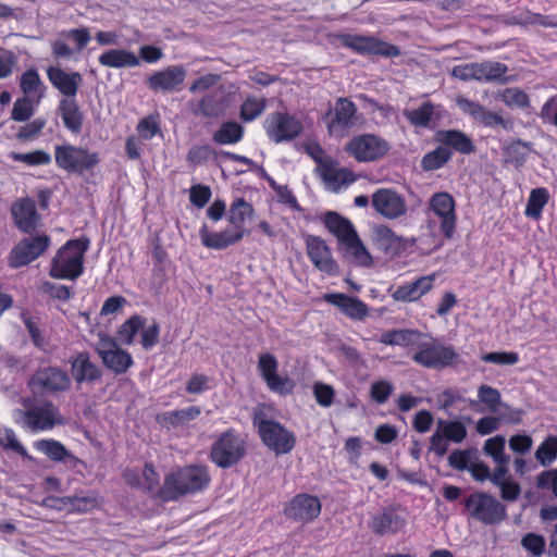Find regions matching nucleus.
Listing matches in <instances>:
<instances>
[{"label":"nucleus","mask_w":557,"mask_h":557,"mask_svg":"<svg viewBox=\"0 0 557 557\" xmlns=\"http://www.w3.org/2000/svg\"><path fill=\"white\" fill-rule=\"evenodd\" d=\"M451 157L447 147L440 146L433 151L426 153L421 162L424 170L432 171L442 168Z\"/></svg>","instance_id":"3c124183"},{"label":"nucleus","mask_w":557,"mask_h":557,"mask_svg":"<svg viewBox=\"0 0 557 557\" xmlns=\"http://www.w3.org/2000/svg\"><path fill=\"white\" fill-rule=\"evenodd\" d=\"M496 97L511 110H525L530 107L528 94L518 87L498 90Z\"/></svg>","instance_id":"58836bf2"},{"label":"nucleus","mask_w":557,"mask_h":557,"mask_svg":"<svg viewBox=\"0 0 557 557\" xmlns=\"http://www.w3.org/2000/svg\"><path fill=\"white\" fill-rule=\"evenodd\" d=\"M323 223L341 244L357 233L352 223L337 212H326L323 216Z\"/></svg>","instance_id":"72a5a7b5"},{"label":"nucleus","mask_w":557,"mask_h":557,"mask_svg":"<svg viewBox=\"0 0 557 557\" xmlns=\"http://www.w3.org/2000/svg\"><path fill=\"white\" fill-rule=\"evenodd\" d=\"M549 199L548 190L544 187L535 188L531 191L527 208L525 215L531 219H540L543 208L546 206Z\"/></svg>","instance_id":"c03bdc74"},{"label":"nucleus","mask_w":557,"mask_h":557,"mask_svg":"<svg viewBox=\"0 0 557 557\" xmlns=\"http://www.w3.org/2000/svg\"><path fill=\"white\" fill-rule=\"evenodd\" d=\"M342 245L344 246L345 256L349 258L351 262L360 267L372 265L373 259L357 233Z\"/></svg>","instance_id":"4c0bfd02"},{"label":"nucleus","mask_w":557,"mask_h":557,"mask_svg":"<svg viewBox=\"0 0 557 557\" xmlns=\"http://www.w3.org/2000/svg\"><path fill=\"white\" fill-rule=\"evenodd\" d=\"M541 117L544 122L557 126V95L544 103L541 110Z\"/></svg>","instance_id":"774afa93"},{"label":"nucleus","mask_w":557,"mask_h":557,"mask_svg":"<svg viewBox=\"0 0 557 557\" xmlns=\"http://www.w3.org/2000/svg\"><path fill=\"white\" fill-rule=\"evenodd\" d=\"M391 149L389 143L375 134L364 133L350 138L344 150L356 161L369 163L384 158Z\"/></svg>","instance_id":"39448f33"},{"label":"nucleus","mask_w":557,"mask_h":557,"mask_svg":"<svg viewBox=\"0 0 557 557\" xmlns=\"http://www.w3.org/2000/svg\"><path fill=\"white\" fill-rule=\"evenodd\" d=\"M386 346H429L426 336L413 330L387 331L380 337Z\"/></svg>","instance_id":"473e14b6"},{"label":"nucleus","mask_w":557,"mask_h":557,"mask_svg":"<svg viewBox=\"0 0 557 557\" xmlns=\"http://www.w3.org/2000/svg\"><path fill=\"white\" fill-rule=\"evenodd\" d=\"M267 100L263 97L249 96L245 99L240 108V117L250 122L257 119L265 110Z\"/></svg>","instance_id":"49530a36"},{"label":"nucleus","mask_w":557,"mask_h":557,"mask_svg":"<svg viewBox=\"0 0 557 557\" xmlns=\"http://www.w3.org/2000/svg\"><path fill=\"white\" fill-rule=\"evenodd\" d=\"M435 140L460 153H470L474 149L471 139L460 131H438Z\"/></svg>","instance_id":"f704fd0d"},{"label":"nucleus","mask_w":557,"mask_h":557,"mask_svg":"<svg viewBox=\"0 0 557 557\" xmlns=\"http://www.w3.org/2000/svg\"><path fill=\"white\" fill-rule=\"evenodd\" d=\"M323 299L352 320H362L368 315L367 305L358 298L341 293H332L325 294Z\"/></svg>","instance_id":"5701e85b"},{"label":"nucleus","mask_w":557,"mask_h":557,"mask_svg":"<svg viewBox=\"0 0 557 557\" xmlns=\"http://www.w3.org/2000/svg\"><path fill=\"white\" fill-rule=\"evenodd\" d=\"M12 214L16 226L23 232H32L39 222L36 205L32 199H21L12 207Z\"/></svg>","instance_id":"cd10ccee"},{"label":"nucleus","mask_w":557,"mask_h":557,"mask_svg":"<svg viewBox=\"0 0 557 557\" xmlns=\"http://www.w3.org/2000/svg\"><path fill=\"white\" fill-rule=\"evenodd\" d=\"M521 544L528 552H530L534 556L542 555L545 548L544 537L534 533H529L525 536H523Z\"/></svg>","instance_id":"680f3d73"},{"label":"nucleus","mask_w":557,"mask_h":557,"mask_svg":"<svg viewBox=\"0 0 557 557\" xmlns=\"http://www.w3.org/2000/svg\"><path fill=\"white\" fill-rule=\"evenodd\" d=\"M432 213L438 219L441 230L450 238L456 227V213L454 198L445 191L434 194L430 199Z\"/></svg>","instance_id":"f3484780"},{"label":"nucleus","mask_w":557,"mask_h":557,"mask_svg":"<svg viewBox=\"0 0 557 557\" xmlns=\"http://www.w3.org/2000/svg\"><path fill=\"white\" fill-rule=\"evenodd\" d=\"M404 114L412 125L426 127L431 121L442 117L443 110L438 106L425 102L417 109L406 110Z\"/></svg>","instance_id":"e433bc0d"},{"label":"nucleus","mask_w":557,"mask_h":557,"mask_svg":"<svg viewBox=\"0 0 557 557\" xmlns=\"http://www.w3.org/2000/svg\"><path fill=\"white\" fill-rule=\"evenodd\" d=\"M103 363L116 373L126 371L133 363L126 350H100Z\"/></svg>","instance_id":"79ce46f5"},{"label":"nucleus","mask_w":557,"mask_h":557,"mask_svg":"<svg viewBox=\"0 0 557 557\" xmlns=\"http://www.w3.org/2000/svg\"><path fill=\"white\" fill-rule=\"evenodd\" d=\"M210 483L208 470L201 466H188L169 474L162 487L163 497L176 499L205 490Z\"/></svg>","instance_id":"f257e3e1"},{"label":"nucleus","mask_w":557,"mask_h":557,"mask_svg":"<svg viewBox=\"0 0 557 557\" xmlns=\"http://www.w3.org/2000/svg\"><path fill=\"white\" fill-rule=\"evenodd\" d=\"M506 441L504 436L496 435L485 441L483 450L495 463V479L509 473V456L505 453Z\"/></svg>","instance_id":"bb28decb"},{"label":"nucleus","mask_w":557,"mask_h":557,"mask_svg":"<svg viewBox=\"0 0 557 557\" xmlns=\"http://www.w3.org/2000/svg\"><path fill=\"white\" fill-rule=\"evenodd\" d=\"M253 213L251 205L246 202L244 199H236L230 209V223L233 227H242L247 218H250Z\"/></svg>","instance_id":"09e8293b"},{"label":"nucleus","mask_w":557,"mask_h":557,"mask_svg":"<svg viewBox=\"0 0 557 557\" xmlns=\"http://www.w3.org/2000/svg\"><path fill=\"white\" fill-rule=\"evenodd\" d=\"M244 236V228L232 225L223 231L212 232L207 224L199 230L201 244L209 248L221 250L239 242Z\"/></svg>","instance_id":"aec40b11"},{"label":"nucleus","mask_w":557,"mask_h":557,"mask_svg":"<svg viewBox=\"0 0 557 557\" xmlns=\"http://www.w3.org/2000/svg\"><path fill=\"white\" fill-rule=\"evenodd\" d=\"M200 416V408L191 406L170 413L172 424H185L197 419Z\"/></svg>","instance_id":"052dcab7"},{"label":"nucleus","mask_w":557,"mask_h":557,"mask_svg":"<svg viewBox=\"0 0 557 557\" xmlns=\"http://www.w3.org/2000/svg\"><path fill=\"white\" fill-rule=\"evenodd\" d=\"M507 72V66L500 62H476L478 81L492 82L500 79Z\"/></svg>","instance_id":"a18cd8bd"},{"label":"nucleus","mask_w":557,"mask_h":557,"mask_svg":"<svg viewBox=\"0 0 557 557\" xmlns=\"http://www.w3.org/2000/svg\"><path fill=\"white\" fill-rule=\"evenodd\" d=\"M467 436V429L460 421L440 419L436 429L430 438V451L442 457L448 450V442L461 443Z\"/></svg>","instance_id":"9d476101"},{"label":"nucleus","mask_w":557,"mask_h":557,"mask_svg":"<svg viewBox=\"0 0 557 557\" xmlns=\"http://www.w3.org/2000/svg\"><path fill=\"white\" fill-rule=\"evenodd\" d=\"M102 66L111 69L136 67L140 59L133 51L123 48H112L102 52L98 58Z\"/></svg>","instance_id":"7c9ffc66"},{"label":"nucleus","mask_w":557,"mask_h":557,"mask_svg":"<svg viewBox=\"0 0 557 557\" xmlns=\"http://www.w3.org/2000/svg\"><path fill=\"white\" fill-rule=\"evenodd\" d=\"M405 525V520L394 511H385L373 518L372 529L376 533L397 532Z\"/></svg>","instance_id":"a19ab883"},{"label":"nucleus","mask_w":557,"mask_h":557,"mask_svg":"<svg viewBox=\"0 0 557 557\" xmlns=\"http://www.w3.org/2000/svg\"><path fill=\"white\" fill-rule=\"evenodd\" d=\"M479 400L484 404L490 411L499 416L500 418H506L503 412L504 410H509L512 414L508 418L513 422L520 421V412L510 408L508 405L503 404L500 400V394L496 388H493L488 385L480 386L478 391Z\"/></svg>","instance_id":"c756f323"},{"label":"nucleus","mask_w":557,"mask_h":557,"mask_svg":"<svg viewBox=\"0 0 557 557\" xmlns=\"http://www.w3.org/2000/svg\"><path fill=\"white\" fill-rule=\"evenodd\" d=\"M451 75L460 81H478L476 62L456 65L451 69Z\"/></svg>","instance_id":"0e129e2a"},{"label":"nucleus","mask_w":557,"mask_h":557,"mask_svg":"<svg viewBox=\"0 0 557 557\" xmlns=\"http://www.w3.org/2000/svg\"><path fill=\"white\" fill-rule=\"evenodd\" d=\"M62 120L65 126L77 132L82 126L83 116L77 103L72 99L62 100L60 103Z\"/></svg>","instance_id":"37998d69"},{"label":"nucleus","mask_w":557,"mask_h":557,"mask_svg":"<svg viewBox=\"0 0 557 557\" xmlns=\"http://www.w3.org/2000/svg\"><path fill=\"white\" fill-rule=\"evenodd\" d=\"M435 278V274H430L399 285L395 290H393L392 298L400 302L417 301L432 290Z\"/></svg>","instance_id":"412c9836"},{"label":"nucleus","mask_w":557,"mask_h":557,"mask_svg":"<svg viewBox=\"0 0 557 557\" xmlns=\"http://www.w3.org/2000/svg\"><path fill=\"white\" fill-rule=\"evenodd\" d=\"M55 162L66 171L82 172L97 164L98 157L81 148L62 146L55 149Z\"/></svg>","instance_id":"4468645a"},{"label":"nucleus","mask_w":557,"mask_h":557,"mask_svg":"<svg viewBox=\"0 0 557 557\" xmlns=\"http://www.w3.org/2000/svg\"><path fill=\"white\" fill-rule=\"evenodd\" d=\"M491 482L498 486L502 492V498L505 500H515L520 494V486L508 478V474H503L500 478L495 479V473L492 474Z\"/></svg>","instance_id":"864d4df0"},{"label":"nucleus","mask_w":557,"mask_h":557,"mask_svg":"<svg viewBox=\"0 0 557 557\" xmlns=\"http://www.w3.org/2000/svg\"><path fill=\"white\" fill-rule=\"evenodd\" d=\"M243 137V128L236 122L224 123L214 134V140L222 145H231L239 141Z\"/></svg>","instance_id":"de8ad7c7"},{"label":"nucleus","mask_w":557,"mask_h":557,"mask_svg":"<svg viewBox=\"0 0 557 557\" xmlns=\"http://www.w3.org/2000/svg\"><path fill=\"white\" fill-rule=\"evenodd\" d=\"M263 127L268 137L274 143L292 140L302 131L301 122L297 117L283 112L269 114L263 122Z\"/></svg>","instance_id":"1a4fd4ad"},{"label":"nucleus","mask_w":557,"mask_h":557,"mask_svg":"<svg viewBox=\"0 0 557 557\" xmlns=\"http://www.w3.org/2000/svg\"><path fill=\"white\" fill-rule=\"evenodd\" d=\"M393 389L392 383L381 380L372 383L370 395L375 403L384 404L393 393Z\"/></svg>","instance_id":"bf43d9fd"},{"label":"nucleus","mask_w":557,"mask_h":557,"mask_svg":"<svg viewBox=\"0 0 557 557\" xmlns=\"http://www.w3.org/2000/svg\"><path fill=\"white\" fill-rule=\"evenodd\" d=\"M244 456V442L232 432H226L215 442L211 457L219 467L226 468Z\"/></svg>","instance_id":"ddd939ff"},{"label":"nucleus","mask_w":557,"mask_h":557,"mask_svg":"<svg viewBox=\"0 0 557 557\" xmlns=\"http://www.w3.org/2000/svg\"><path fill=\"white\" fill-rule=\"evenodd\" d=\"M339 41L343 46L359 53L380 54L385 57H393L399 53L396 46L384 42L372 36L346 34L339 37Z\"/></svg>","instance_id":"2eb2a0df"},{"label":"nucleus","mask_w":557,"mask_h":557,"mask_svg":"<svg viewBox=\"0 0 557 557\" xmlns=\"http://www.w3.org/2000/svg\"><path fill=\"white\" fill-rule=\"evenodd\" d=\"M535 458L542 466L550 465L557 458V438L548 437L535 451Z\"/></svg>","instance_id":"5fc2aeb1"},{"label":"nucleus","mask_w":557,"mask_h":557,"mask_svg":"<svg viewBox=\"0 0 557 557\" xmlns=\"http://www.w3.org/2000/svg\"><path fill=\"white\" fill-rule=\"evenodd\" d=\"M466 507L472 518L486 524L500 522L506 517L505 506L485 493L470 495Z\"/></svg>","instance_id":"6e6552de"},{"label":"nucleus","mask_w":557,"mask_h":557,"mask_svg":"<svg viewBox=\"0 0 557 557\" xmlns=\"http://www.w3.org/2000/svg\"><path fill=\"white\" fill-rule=\"evenodd\" d=\"M20 87L24 97L34 99L36 103H39L46 89L44 82L35 69H29L21 75Z\"/></svg>","instance_id":"c9c22d12"},{"label":"nucleus","mask_w":557,"mask_h":557,"mask_svg":"<svg viewBox=\"0 0 557 557\" xmlns=\"http://www.w3.org/2000/svg\"><path fill=\"white\" fill-rule=\"evenodd\" d=\"M72 374L76 382L94 381L100 376L98 368L85 354H81L73 360Z\"/></svg>","instance_id":"ea45409f"},{"label":"nucleus","mask_w":557,"mask_h":557,"mask_svg":"<svg viewBox=\"0 0 557 557\" xmlns=\"http://www.w3.org/2000/svg\"><path fill=\"white\" fill-rule=\"evenodd\" d=\"M34 445L37 450L55 461H61L67 456L65 447L54 440H41Z\"/></svg>","instance_id":"603ef678"},{"label":"nucleus","mask_w":557,"mask_h":557,"mask_svg":"<svg viewBox=\"0 0 557 557\" xmlns=\"http://www.w3.org/2000/svg\"><path fill=\"white\" fill-rule=\"evenodd\" d=\"M324 122L329 134L337 138L346 136L349 129L361 125L356 106L347 98L337 99L335 107L325 114Z\"/></svg>","instance_id":"0eeeda50"},{"label":"nucleus","mask_w":557,"mask_h":557,"mask_svg":"<svg viewBox=\"0 0 557 557\" xmlns=\"http://www.w3.org/2000/svg\"><path fill=\"white\" fill-rule=\"evenodd\" d=\"M211 197V189L205 185H195L190 188V202L197 208H202Z\"/></svg>","instance_id":"e2e57ef3"},{"label":"nucleus","mask_w":557,"mask_h":557,"mask_svg":"<svg viewBox=\"0 0 557 557\" xmlns=\"http://www.w3.org/2000/svg\"><path fill=\"white\" fill-rule=\"evenodd\" d=\"M186 72L182 66L173 65L152 74L149 79L150 88L169 91L183 84Z\"/></svg>","instance_id":"a878e982"},{"label":"nucleus","mask_w":557,"mask_h":557,"mask_svg":"<svg viewBox=\"0 0 557 557\" xmlns=\"http://www.w3.org/2000/svg\"><path fill=\"white\" fill-rule=\"evenodd\" d=\"M253 423L263 444L277 455L288 454L296 444L295 434L281 423L267 419L259 409L255 413Z\"/></svg>","instance_id":"20e7f679"},{"label":"nucleus","mask_w":557,"mask_h":557,"mask_svg":"<svg viewBox=\"0 0 557 557\" xmlns=\"http://www.w3.org/2000/svg\"><path fill=\"white\" fill-rule=\"evenodd\" d=\"M372 240L380 250L391 257L412 251L417 242L414 237H403L397 235L386 225H377L373 228Z\"/></svg>","instance_id":"9b49d317"},{"label":"nucleus","mask_w":557,"mask_h":557,"mask_svg":"<svg viewBox=\"0 0 557 557\" xmlns=\"http://www.w3.org/2000/svg\"><path fill=\"white\" fill-rule=\"evenodd\" d=\"M220 81L218 74H206L195 79L189 87L190 92H201L215 86Z\"/></svg>","instance_id":"338daca9"},{"label":"nucleus","mask_w":557,"mask_h":557,"mask_svg":"<svg viewBox=\"0 0 557 557\" xmlns=\"http://www.w3.org/2000/svg\"><path fill=\"white\" fill-rule=\"evenodd\" d=\"M34 103H36L35 100L27 97L16 100L12 110V119L17 122L28 120L33 114Z\"/></svg>","instance_id":"4d7b16f0"},{"label":"nucleus","mask_w":557,"mask_h":557,"mask_svg":"<svg viewBox=\"0 0 557 557\" xmlns=\"http://www.w3.org/2000/svg\"><path fill=\"white\" fill-rule=\"evenodd\" d=\"M70 511L72 512H88L95 508H98L102 504V500L96 493H89L82 496H70Z\"/></svg>","instance_id":"8fccbe9b"},{"label":"nucleus","mask_w":557,"mask_h":557,"mask_svg":"<svg viewBox=\"0 0 557 557\" xmlns=\"http://www.w3.org/2000/svg\"><path fill=\"white\" fill-rule=\"evenodd\" d=\"M371 205L376 213L388 220L401 218L407 212L405 197L393 188H380L372 194Z\"/></svg>","instance_id":"f8f14e48"},{"label":"nucleus","mask_w":557,"mask_h":557,"mask_svg":"<svg viewBox=\"0 0 557 557\" xmlns=\"http://www.w3.org/2000/svg\"><path fill=\"white\" fill-rule=\"evenodd\" d=\"M312 391L317 403L321 407L327 408L333 404L335 392L331 385L317 382L313 384Z\"/></svg>","instance_id":"13d9d810"},{"label":"nucleus","mask_w":557,"mask_h":557,"mask_svg":"<svg viewBox=\"0 0 557 557\" xmlns=\"http://www.w3.org/2000/svg\"><path fill=\"white\" fill-rule=\"evenodd\" d=\"M277 362L269 354H263L259 358V369L262 376L268 383V386L277 393L286 394L290 393L294 384L289 379H281L276 374Z\"/></svg>","instance_id":"b1692460"},{"label":"nucleus","mask_w":557,"mask_h":557,"mask_svg":"<svg viewBox=\"0 0 557 557\" xmlns=\"http://www.w3.org/2000/svg\"><path fill=\"white\" fill-rule=\"evenodd\" d=\"M62 37L65 39H71L75 42L76 48L78 51H81L83 48H85L88 42L90 41V35L87 28H75L71 29L64 34H62Z\"/></svg>","instance_id":"69168bd1"},{"label":"nucleus","mask_w":557,"mask_h":557,"mask_svg":"<svg viewBox=\"0 0 557 557\" xmlns=\"http://www.w3.org/2000/svg\"><path fill=\"white\" fill-rule=\"evenodd\" d=\"M49 244L50 239L46 235L23 239L10 253V265L20 268L28 264L44 253L49 247Z\"/></svg>","instance_id":"dca6fc26"},{"label":"nucleus","mask_w":557,"mask_h":557,"mask_svg":"<svg viewBox=\"0 0 557 557\" xmlns=\"http://www.w3.org/2000/svg\"><path fill=\"white\" fill-rule=\"evenodd\" d=\"M11 158L14 161L23 162L27 165H44L51 161V157L44 150H35L27 153L12 152Z\"/></svg>","instance_id":"6e6d98bb"},{"label":"nucleus","mask_w":557,"mask_h":557,"mask_svg":"<svg viewBox=\"0 0 557 557\" xmlns=\"http://www.w3.org/2000/svg\"><path fill=\"white\" fill-rule=\"evenodd\" d=\"M24 410H15L14 419L25 430L37 432L51 430L55 425L64 424V418L58 408L50 403L32 405L24 400Z\"/></svg>","instance_id":"7ed1b4c3"},{"label":"nucleus","mask_w":557,"mask_h":557,"mask_svg":"<svg viewBox=\"0 0 557 557\" xmlns=\"http://www.w3.org/2000/svg\"><path fill=\"white\" fill-rule=\"evenodd\" d=\"M159 331V325L154 320L135 314L120 326L117 339L124 345H133L135 337L139 336V343L144 347H152L158 344Z\"/></svg>","instance_id":"423d86ee"},{"label":"nucleus","mask_w":557,"mask_h":557,"mask_svg":"<svg viewBox=\"0 0 557 557\" xmlns=\"http://www.w3.org/2000/svg\"><path fill=\"white\" fill-rule=\"evenodd\" d=\"M410 358L422 367L440 369L453 364L457 359L454 350H411Z\"/></svg>","instance_id":"c85d7f7f"},{"label":"nucleus","mask_w":557,"mask_h":557,"mask_svg":"<svg viewBox=\"0 0 557 557\" xmlns=\"http://www.w3.org/2000/svg\"><path fill=\"white\" fill-rule=\"evenodd\" d=\"M306 249L310 261L318 270L326 274L336 273V262L326 243L321 237L308 235L306 237Z\"/></svg>","instance_id":"6ab92c4d"},{"label":"nucleus","mask_w":557,"mask_h":557,"mask_svg":"<svg viewBox=\"0 0 557 557\" xmlns=\"http://www.w3.org/2000/svg\"><path fill=\"white\" fill-rule=\"evenodd\" d=\"M320 174L326 187L334 193L347 188L357 181V175L351 170L338 166L334 160L322 163Z\"/></svg>","instance_id":"4be33fe9"},{"label":"nucleus","mask_w":557,"mask_h":557,"mask_svg":"<svg viewBox=\"0 0 557 557\" xmlns=\"http://www.w3.org/2000/svg\"><path fill=\"white\" fill-rule=\"evenodd\" d=\"M50 83L63 95L74 98L82 84V75L77 72L67 73L60 67L50 66L47 70Z\"/></svg>","instance_id":"393cba45"},{"label":"nucleus","mask_w":557,"mask_h":557,"mask_svg":"<svg viewBox=\"0 0 557 557\" xmlns=\"http://www.w3.org/2000/svg\"><path fill=\"white\" fill-rule=\"evenodd\" d=\"M32 382L34 385H39L48 392L66 391L71 384L66 373L54 368L37 372Z\"/></svg>","instance_id":"2f4dec72"},{"label":"nucleus","mask_w":557,"mask_h":557,"mask_svg":"<svg viewBox=\"0 0 557 557\" xmlns=\"http://www.w3.org/2000/svg\"><path fill=\"white\" fill-rule=\"evenodd\" d=\"M88 240L72 239L60 248L52 260L50 275L61 280H74L83 272V259Z\"/></svg>","instance_id":"f03ea898"},{"label":"nucleus","mask_w":557,"mask_h":557,"mask_svg":"<svg viewBox=\"0 0 557 557\" xmlns=\"http://www.w3.org/2000/svg\"><path fill=\"white\" fill-rule=\"evenodd\" d=\"M284 512L289 519L308 523L319 517L321 502L315 496L299 494L285 506Z\"/></svg>","instance_id":"a211bd4d"}]
</instances>
